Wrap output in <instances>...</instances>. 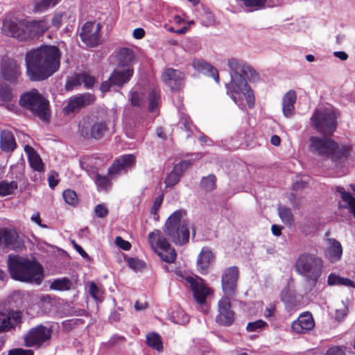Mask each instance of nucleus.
Masks as SVG:
<instances>
[{
	"label": "nucleus",
	"instance_id": "1",
	"mask_svg": "<svg viewBox=\"0 0 355 355\" xmlns=\"http://www.w3.org/2000/svg\"><path fill=\"white\" fill-rule=\"evenodd\" d=\"M231 80L226 85L227 94L240 107L243 108V100L245 98L249 107H252L254 96L249 82H255L259 74L243 60L232 58L227 60Z\"/></svg>",
	"mask_w": 355,
	"mask_h": 355
},
{
	"label": "nucleus",
	"instance_id": "2",
	"mask_svg": "<svg viewBox=\"0 0 355 355\" xmlns=\"http://www.w3.org/2000/svg\"><path fill=\"white\" fill-rule=\"evenodd\" d=\"M61 52L52 45H43L27 52L25 58L26 74L33 81L47 79L60 68Z\"/></svg>",
	"mask_w": 355,
	"mask_h": 355
},
{
	"label": "nucleus",
	"instance_id": "3",
	"mask_svg": "<svg viewBox=\"0 0 355 355\" xmlns=\"http://www.w3.org/2000/svg\"><path fill=\"white\" fill-rule=\"evenodd\" d=\"M8 266L12 279L40 285L44 277L42 266L35 259L10 254Z\"/></svg>",
	"mask_w": 355,
	"mask_h": 355
},
{
	"label": "nucleus",
	"instance_id": "4",
	"mask_svg": "<svg viewBox=\"0 0 355 355\" xmlns=\"http://www.w3.org/2000/svg\"><path fill=\"white\" fill-rule=\"evenodd\" d=\"M309 150L324 160H331L334 166H338L350 153L349 146H340L330 138L318 136L309 138Z\"/></svg>",
	"mask_w": 355,
	"mask_h": 355
},
{
	"label": "nucleus",
	"instance_id": "5",
	"mask_svg": "<svg viewBox=\"0 0 355 355\" xmlns=\"http://www.w3.org/2000/svg\"><path fill=\"white\" fill-rule=\"evenodd\" d=\"M322 268V259L308 253L301 254L295 263L296 271L303 277L310 288L315 286L321 275Z\"/></svg>",
	"mask_w": 355,
	"mask_h": 355
},
{
	"label": "nucleus",
	"instance_id": "6",
	"mask_svg": "<svg viewBox=\"0 0 355 355\" xmlns=\"http://www.w3.org/2000/svg\"><path fill=\"white\" fill-rule=\"evenodd\" d=\"M189 223L182 209L174 211L165 223L164 232L178 245L187 243L189 239Z\"/></svg>",
	"mask_w": 355,
	"mask_h": 355
},
{
	"label": "nucleus",
	"instance_id": "7",
	"mask_svg": "<svg viewBox=\"0 0 355 355\" xmlns=\"http://www.w3.org/2000/svg\"><path fill=\"white\" fill-rule=\"evenodd\" d=\"M19 105L30 110L41 120L48 121L50 117L49 103L37 89H31L21 96Z\"/></svg>",
	"mask_w": 355,
	"mask_h": 355
},
{
	"label": "nucleus",
	"instance_id": "8",
	"mask_svg": "<svg viewBox=\"0 0 355 355\" xmlns=\"http://www.w3.org/2000/svg\"><path fill=\"white\" fill-rule=\"evenodd\" d=\"M336 110L332 107L327 106L317 108L311 121L318 132L324 135H331L336 128Z\"/></svg>",
	"mask_w": 355,
	"mask_h": 355
},
{
	"label": "nucleus",
	"instance_id": "9",
	"mask_svg": "<svg viewBox=\"0 0 355 355\" xmlns=\"http://www.w3.org/2000/svg\"><path fill=\"white\" fill-rule=\"evenodd\" d=\"M148 243L155 252L166 263H173L176 259V252L171 246L162 232L159 230H155L148 236Z\"/></svg>",
	"mask_w": 355,
	"mask_h": 355
},
{
	"label": "nucleus",
	"instance_id": "10",
	"mask_svg": "<svg viewBox=\"0 0 355 355\" xmlns=\"http://www.w3.org/2000/svg\"><path fill=\"white\" fill-rule=\"evenodd\" d=\"M182 278L185 281L187 286L192 291L196 302L200 304H205L207 297L212 294L213 290L208 287L204 280L199 277L187 275Z\"/></svg>",
	"mask_w": 355,
	"mask_h": 355
},
{
	"label": "nucleus",
	"instance_id": "11",
	"mask_svg": "<svg viewBox=\"0 0 355 355\" xmlns=\"http://www.w3.org/2000/svg\"><path fill=\"white\" fill-rule=\"evenodd\" d=\"M133 73L134 69L132 67L123 69L121 68L116 69L114 70L110 78L102 83L101 86V91L103 92H107L112 86L121 87L130 80Z\"/></svg>",
	"mask_w": 355,
	"mask_h": 355
},
{
	"label": "nucleus",
	"instance_id": "12",
	"mask_svg": "<svg viewBox=\"0 0 355 355\" xmlns=\"http://www.w3.org/2000/svg\"><path fill=\"white\" fill-rule=\"evenodd\" d=\"M51 337V330L43 325L32 328L24 336L27 347H39Z\"/></svg>",
	"mask_w": 355,
	"mask_h": 355
},
{
	"label": "nucleus",
	"instance_id": "13",
	"mask_svg": "<svg viewBox=\"0 0 355 355\" xmlns=\"http://www.w3.org/2000/svg\"><path fill=\"white\" fill-rule=\"evenodd\" d=\"M101 25L95 22L87 21L82 27L80 37L88 46H95L100 42Z\"/></svg>",
	"mask_w": 355,
	"mask_h": 355
},
{
	"label": "nucleus",
	"instance_id": "14",
	"mask_svg": "<svg viewBox=\"0 0 355 355\" xmlns=\"http://www.w3.org/2000/svg\"><path fill=\"white\" fill-rule=\"evenodd\" d=\"M234 312L231 308L229 297H222L218 302V313L216 322L223 326H230L234 321Z\"/></svg>",
	"mask_w": 355,
	"mask_h": 355
},
{
	"label": "nucleus",
	"instance_id": "15",
	"mask_svg": "<svg viewBox=\"0 0 355 355\" xmlns=\"http://www.w3.org/2000/svg\"><path fill=\"white\" fill-rule=\"evenodd\" d=\"M239 270L235 266L226 269L221 277L222 289L225 296L232 297L236 293Z\"/></svg>",
	"mask_w": 355,
	"mask_h": 355
},
{
	"label": "nucleus",
	"instance_id": "16",
	"mask_svg": "<svg viewBox=\"0 0 355 355\" xmlns=\"http://www.w3.org/2000/svg\"><path fill=\"white\" fill-rule=\"evenodd\" d=\"M95 96L89 93H85L71 97L67 105L63 108L64 114L78 112L81 108L92 104L95 101Z\"/></svg>",
	"mask_w": 355,
	"mask_h": 355
},
{
	"label": "nucleus",
	"instance_id": "17",
	"mask_svg": "<svg viewBox=\"0 0 355 355\" xmlns=\"http://www.w3.org/2000/svg\"><path fill=\"white\" fill-rule=\"evenodd\" d=\"M26 21H12L5 19L3 21L1 30L3 34L17 38L20 40H26Z\"/></svg>",
	"mask_w": 355,
	"mask_h": 355
},
{
	"label": "nucleus",
	"instance_id": "18",
	"mask_svg": "<svg viewBox=\"0 0 355 355\" xmlns=\"http://www.w3.org/2000/svg\"><path fill=\"white\" fill-rule=\"evenodd\" d=\"M314 327L315 321L312 315L309 312H304L292 322L291 331L296 334H305L311 331Z\"/></svg>",
	"mask_w": 355,
	"mask_h": 355
},
{
	"label": "nucleus",
	"instance_id": "19",
	"mask_svg": "<svg viewBox=\"0 0 355 355\" xmlns=\"http://www.w3.org/2000/svg\"><path fill=\"white\" fill-rule=\"evenodd\" d=\"M136 163V158L132 154L125 155L117 159L109 168L110 175L126 173L133 168Z\"/></svg>",
	"mask_w": 355,
	"mask_h": 355
},
{
	"label": "nucleus",
	"instance_id": "20",
	"mask_svg": "<svg viewBox=\"0 0 355 355\" xmlns=\"http://www.w3.org/2000/svg\"><path fill=\"white\" fill-rule=\"evenodd\" d=\"M1 245L12 250H18L21 249L23 245L15 230L2 228L0 229V246Z\"/></svg>",
	"mask_w": 355,
	"mask_h": 355
},
{
	"label": "nucleus",
	"instance_id": "21",
	"mask_svg": "<svg viewBox=\"0 0 355 355\" xmlns=\"http://www.w3.org/2000/svg\"><path fill=\"white\" fill-rule=\"evenodd\" d=\"M47 19L26 21V39L28 37H37L43 35L49 28Z\"/></svg>",
	"mask_w": 355,
	"mask_h": 355
},
{
	"label": "nucleus",
	"instance_id": "22",
	"mask_svg": "<svg viewBox=\"0 0 355 355\" xmlns=\"http://www.w3.org/2000/svg\"><path fill=\"white\" fill-rule=\"evenodd\" d=\"M184 77L182 72L168 68L162 73V80L171 89H177L181 87Z\"/></svg>",
	"mask_w": 355,
	"mask_h": 355
},
{
	"label": "nucleus",
	"instance_id": "23",
	"mask_svg": "<svg viewBox=\"0 0 355 355\" xmlns=\"http://www.w3.org/2000/svg\"><path fill=\"white\" fill-rule=\"evenodd\" d=\"M92 159H87L80 162L83 168H85L89 175L94 180L98 191H107L111 186L110 180L107 176L100 175L95 171H89L87 168L88 162H92Z\"/></svg>",
	"mask_w": 355,
	"mask_h": 355
},
{
	"label": "nucleus",
	"instance_id": "24",
	"mask_svg": "<svg viewBox=\"0 0 355 355\" xmlns=\"http://www.w3.org/2000/svg\"><path fill=\"white\" fill-rule=\"evenodd\" d=\"M327 247L325 250V256L331 263L338 261L342 257L343 248L339 241L334 239H326Z\"/></svg>",
	"mask_w": 355,
	"mask_h": 355
},
{
	"label": "nucleus",
	"instance_id": "25",
	"mask_svg": "<svg viewBox=\"0 0 355 355\" xmlns=\"http://www.w3.org/2000/svg\"><path fill=\"white\" fill-rule=\"evenodd\" d=\"M21 313L12 312L8 315L0 313V331H8L21 322Z\"/></svg>",
	"mask_w": 355,
	"mask_h": 355
},
{
	"label": "nucleus",
	"instance_id": "26",
	"mask_svg": "<svg viewBox=\"0 0 355 355\" xmlns=\"http://www.w3.org/2000/svg\"><path fill=\"white\" fill-rule=\"evenodd\" d=\"M15 94L13 90L6 84L0 83V101L1 105L8 110L15 111Z\"/></svg>",
	"mask_w": 355,
	"mask_h": 355
},
{
	"label": "nucleus",
	"instance_id": "27",
	"mask_svg": "<svg viewBox=\"0 0 355 355\" xmlns=\"http://www.w3.org/2000/svg\"><path fill=\"white\" fill-rule=\"evenodd\" d=\"M94 83V77L86 73H83L71 77L66 83V88L67 90H72L74 87L81 85L82 84H84L86 87L89 88L92 87Z\"/></svg>",
	"mask_w": 355,
	"mask_h": 355
},
{
	"label": "nucleus",
	"instance_id": "28",
	"mask_svg": "<svg viewBox=\"0 0 355 355\" xmlns=\"http://www.w3.org/2000/svg\"><path fill=\"white\" fill-rule=\"evenodd\" d=\"M190 164L191 163L186 160L176 164L165 180L166 186L172 187L175 185L179 182L184 171L188 168Z\"/></svg>",
	"mask_w": 355,
	"mask_h": 355
},
{
	"label": "nucleus",
	"instance_id": "29",
	"mask_svg": "<svg viewBox=\"0 0 355 355\" xmlns=\"http://www.w3.org/2000/svg\"><path fill=\"white\" fill-rule=\"evenodd\" d=\"M107 130V126L105 121H100L94 122L89 130L85 128L80 129L84 137H92L94 139H101Z\"/></svg>",
	"mask_w": 355,
	"mask_h": 355
},
{
	"label": "nucleus",
	"instance_id": "30",
	"mask_svg": "<svg viewBox=\"0 0 355 355\" xmlns=\"http://www.w3.org/2000/svg\"><path fill=\"white\" fill-rule=\"evenodd\" d=\"M214 261V255L212 251L207 247L202 248L197 259V266L200 272L205 273Z\"/></svg>",
	"mask_w": 355,
	"mask_h": 355
},
{
	"label": "nucleus",
	"instance_id": "31",
	"mask_svg": "<svg viewBox=\"0 0 355 355\" xmlns=\"http://www.w3.org/2000/svg\"><path fill=\"white\" fill-rule=\"evenodd\" d=\"M135 60V55L132 49L129 48H121L116 54V61L119 68L132 67Z\"/></svg>",
	"mask_w": 355,
	"mask_h": 355
},
{
	"label": "nucleus",
	"instance_id": "32",
	"mask_svg": "<svg viewBox=\"0 0 355 355\" xmlns=\"http://www.w3.org/2000/svg\"><path fill=\"white\" fill-rule=\"evenodd\" d=\"M297 99L296 92L288 91L282 98V112L285 117L290 118L295 113V104Z\"/></svg>",
	"mask_w": 355,
	"mask_h": 355
},
{
	"label": "nucleus",
	"instance_id": "33",
	"mask_svg": "<svg viewBox=\"0 0 355 355\" xmlns=\"http://www.w3.org/2000/svg\"><path fill=\"white\" fill-rule=\"evenodd\" d=\"M1 74L5 80L15 83L21 75L19 67L15 62H8L3 67Z\"/></svg>",
	"mask_w": 355,
	"mask_h": 355
},
{
	"label": "nucleus",
	"instance_id": "34",
	"mask_svg": "<svg viewBox=\"0 0 355 355\" xmlns=\"http://www.w3.org/2000/svg\"><path fill=\"white\" fill-rule=\"evenodd\" d=\"M193 67L198 71L212 76L216 83L219 82L218 71L208 62L202 60H195L193 62Z\"/></svg>",
	"mask_w": 355,
	"mask_h": 355
},
{
	"label": "nucleus",
	"instance_id": "35",
	"mask_svg": "<svg viewBox=\"0 0 355 355\" xmlns=\"http://www.w3.org/2000/svg\"><path fill=\"white\" fill-rule=\"evenodd\" d=\"M24 151L28 156L31 167L38 172L42 171L44 170V164L42 159L35 150L31 146L26 145L24 147Z\"/></svg>",
	"mask_w": 355,
	"mask_h": 355
},
{
	"label": "nucleus",
	"instance_id": "36",
	"mask_svg": "<svg viewBox=\"0 0 355 355\" xmlns=\"http://www.w3.org/2000/svg\"><path fill=\"white\" fill-rule=\"evenodd\" d=\"M0 146L3 151L12 152L17 146L15 139L12 134L8 130H3L1 132Z\"/></svg>",
	"mask_w": 355,
	"mask_h": 355
},
{
	"label": "nucleus",
	"instance_id": "37",
	"mask_svg": "<svg viewBox=\"0 0 355 355\" xmlns=\"http://www.w3.org/2000/svg\"><path fill=\"white\" fill-rule=\"evenodd\" d=\"M335 191L343 201L345 202L346 207L355 218V197L350 192L346 191L343 187L340 186L336 187Z\"/></svg>",
	"mask_w": 355,
	"mask_h": 355
},
{
	"label": "nucleus",
	"instance_id": "38",
	"mask_svg": "<svg viewBox=\"0 0 355 355\" xmlns=\"http://www.w3.org/2000/svg\"><path fill=\"white\" fill-rule=\"evenodd\" d=\"M146 344L158 352H162L164 350L163 343L160 336L155 332L149 333L146 335Z\"/></svg>",
	"mask_w": 355,
	"mask_h": 355
},
{
	"label": "nucleus",
	"instance_id": "39",
	"mask_svg": "<svg viewBox=\"0 0 355 355\" xmlns=\"http://www.w3.org/2000/svg\"><path fill=\"white\" fill-rule=\"evenodd\" d=\"M62 0H35L34 2L33 11L35 12H44L50 8L58 4Z\"/></svg>",
	"mask_w": 355,
	"mask_h": 355
},
{
	"label": "nucleus",
	"instance_id": "40",
	"mask_svg": "<svg viewBox=\"0 0 355 355\" xmlns=\"http://www.w3.org/2000/svg\"><path fill=\"white\" fill-rule=\"evenodd\" d=\"M327 283L330 286L342 285L348 287H354V283L348 278L341 277L336 274L331 273L327 279Z\"/></svg>",
	"mask_w": 355,
	"mask_h": 355
},
{
	"label": "nucleus",
	"instance_id": "41",
	"mask_svg": "<svg viewBox=\"0 0 355 355\" xmlns=\"http://www.w3.org/2000/svg\"><path fill=\"white\" fill-rule=\"evenodd\" d=\"M17 183L15 181L8 182L6 180L0 181V196H6L14 193L17 189Z\"/></svg>",
	"mask_w": 355,
	"mask_h": 355
},
{
	"label": "nucleus",
	"instance_id": "42",
	"mask_svg": "<svg viewBox=\"0 0 355 355\" xmlns=\"http://www.w3.org/2000/svg\"><path fill=\"white\" fill-rule=\"evenodd\" d=\"M71 285V282L69 279L64 277L53 280L51 283L50 288L51 290L64 291L69 290Z\"/></svg>",
	"mask_w": 355,
	"mask_h": 355
},
{
	"label": "nucleus",
	"instance_id": "43",
	"mask_svg": "<svg viewBox=\"0 0 355 355\" xmlns=\"http://www.w3.org/2000/svg\"><path fill=\"white\" fill-rule=\"evenodd\" d=\"M171 320L174 323L185 324L189 321V317L182 309H177L171 314Z\"/></svg>",
	"mask_w": 355,
	"mask_h": 355
},
{
	"label": "nucleus",
	"instance_id": "44",
	"mask_svg": "<svg viewBox=\"0 0 355 355\" xmlns=\"http://www.w3.org/2000/svg\"><path fill=\"white\" fill-rule=\"evenodd\" d=\"M278 215L282 221L286 224H291L293 220V216L290 208L279 206L278 208Z\"/></svg>",
	"mask_w": 355,
	"mask_h": 355
},
{
	"label": "nucleus",
	"instance_id": "45",
	"mask_svg": "<svg viewBox=\"0 0 355 355\" xmlns=\"http://www.w3.org/2000/svg\"><path fill=\"white\" fill-rule=\"evenodd\" d=\"M88 293L96 302L103 300V291L94 282H90L88 287Z\"/></svg>",
	"mask_w": 355,
	"mask_h": 355
},
{
	"label": "nucleus",
	"instance_id": "46",
	"mask_svg": "<svg viewBox=\"0 0 355 355\" xmlns=\"http://www.w3.org/2000/svg\"><path fill=\"white\" fill-rule=\"evenodd\" d=\"M201 187L205 191L209 192L216 188V177L213 175H209L205 177L201 180Z\"/></svg>",
	"mask_w": 355,
	"mask_h": 355
},
{
	"label": "nucleus",
	"instance_id": "47",
	"mask_svg": "<svg viewBox=\"0 0 355 355\" xmlns=\"http://www.w3.org/2000/svg\"><path fill=\"white\" fill-rule=\"evenodd\" d=\"M65 202L71 206H76L78 202L76 193L71 189H66L62 193Z\"/></svg>",
	"mask_w": 355,
	"mask_h": 355
},
{
	"label": "nucleus",
	"instance_id": "48",
	"mask_svg": "<svg viewBox=\"0 0 355 355\" xmlns=\"http://www.w3.org/2000/svg\"><path fill=\"white\" fill-rule=\"evenodd\" d=\"M159 94L156 90H153L149 94V110L155 112L159 103Z\"/></svg>",
	"mask_w": 355,
	"mask_h": 355
},
{
	"label": "nucleus",
	"instance_id": "49",
	"mask_svg": "<svg viewBox=\"0 0 355 355\" xmlns=\"http://www.w3.org/2000/svg\"><path fill=\"white\" fill-rule=\"evenodd\" d=\"M268 326V324L262 320H258L254 322H249L246 326V330L248 332L259 331Z\"/></svg>",
	"mask_w": 355,
	"mask_h": 355
},
{
	"label": "nucleus",
	"instance_id": "50",
	"mask_svg": "<svg viewBox=\"0 0 355 355\" xmlns=\"http://www.w3.org/2000/svg\"><path fill=\"white\" fill-rule=\"evenodd\" d=\"M143 94L135 91L130 92V101L133 106H141L143 103Z\"/></svg>",
	"mask_w": 355,
	"mask_h": 355
},
{
	"label": "nucleus",
	"instance_id": "51",
	"mask_svg": "<svg viewBox=\"0 0 355 355\" xmlns=\"http://www.w3.org/2000/svg\"><path fill=\"white\" fill-rule=\"evenodd\" d=\"M180 123L184 126L185 130L188 132H192L193 130L196 129V127H194L191 122L189 117L184 114H182L181 119H180Z\"/></svg>",
	"mask_w": 355,
	"mask_h": 355
},
{
	"label": "nucleus",
	"instance_id": "52",
	"mask_svg": "<svg viewBox=\"0 0 355 355\" xmlns=\"http://www.w3.org/2000/svg\"><path fill=\"white\" fill-rule=\"evenodd\" d=\"M164 195L160 194L153 200V203L152 207L150 209V213L154 216L157 215V211L159 209L162 201H163Z\"/></svg>",
	"mask_w": 355,
	"mask_h": 355
},
{
	"label": "nucleus",
	"instance_id": "53",
	"mask_svg": "<svg viewBox=\"0 0 355 355\" xmlns=\"http://www.w3.org/2000/svg\"><path fill=\"white\" fill-rule=\"evenodd\" d=\"M95 215L98 218H103L108 214L107 207L103 204H98L94 208Z\"/></svg>",
	"mask_w": 355,
	"mask_h": 355
},
{
	"label": "nucleus",
	"instance_id": "54",
	"mask_svg": "<svg viewBox=\"0 0 355 355\" xmlns=\"http://www.w3.org/2000/svg\"><path fill=\"white\" fill-rule=\"evenodd\" d=\"M128 264L133 270H139L144 266L142 261L135 258H129L128 259Z\"/></svg>",
	"mask_w": 355,
	"mask_h": 355
},
{
	"label": "nucleus",
	"instance_id": "55",
	"mask_svg": "<svg viewBox=\"0 0 355 355\" xmlns=\"http://www.w3.org/2000/svg\"><path fill=\"white\" fill-rule=\"evenodd\" d=\"M115 244L124 250H129L131 248V244L128 241H125L121 236H117L116 238Z\"/></svg>",
	"mask_w": 355,
	"mask_h": 355
},
{
	"label": "nucleus",
	"instance_id": "56",
	"mask_svg": "<svg viewBox=\"0 0 355 355\" xmlns=\"http://www.w3.org/2000/svg\"><path fill=\"white\" fill-rule=\"evenodd\" d=\"M63 14L62 12H56L52 19V25L58 28L62 25Z\"/></svg>",
	"mask_w": 355,
	"mask_h": 355
},
{
	"label": "nucleus",
	"instance_id": "57",
	"mask_svg": "<svg viewBox=\"0 0 355 355\" xmlns=\"http://www.w3.org/2000/svg\"><path fill=\"white\" fill-rule=\"evenodd\" d=\"M8 355H33V352L31 349H15L10 350Z\"/></svg>",
	"mask_w": 355,
	"mask_h": 355
},
{
	"label": "nucleus",
	"instance_id": "58",
	"mask_svg": "<svg viewBox=\"0 0 355 355\" xmlns=\"http://www.w3.org/2000/svg\"><path fill=\"white\" fill-rule=\"evenodd\" d=\"M327 354V355H345V352L342 347L335 346L329 348Z\"/></svg>",
	"mask_w": 355,
	"mask_h": 355
},
{
	"label": "nucleus",
	"instance_id": "59",
	"mask_svg": "<svg viewBox=\"0 0 355 355\" xmlns=\"http://www.w3.org/2000/svg\"><path fill=\"white\" fill-rule=\"evenodd\" d=\"M348 309L345 306H343L341 309H337L335 315V318L337 320H341L347 315Z\"/></svg>",
	"mask_w": 355,
	"mask_h": 355
},
{
	"label": "nucleus",
	"instance_id": "60",
	"mask_svg": "<svg viewBox=\"0 0 355 355\" xmlns=\"http://www.w3.org/2000/svg\"><path fill=\"white\" fill-rule=\"evenodd\" d=\"M145 35V31L143 28H137L133 31V36L136 39H141Z\"/></svg>",
	"mask_w": 355,
	"mask_h": 355
},
{
	"label": "nucleus",
	"instance_id": "61",
	"mask_svg": "<svg viewBox=\"0 0 355 355\" xmlns=\"http://www.w3.org/2000/svg\"><path fill=\"white\" fill-rule=\"evenodd\" d=\"M283 227L280 225H273L271 227V231L275 236H279L281 235Z\"/></svg>",
	"mask_w": 355,
	"mask_h": 355
},
{
	"label": "nucleus",
	"instance_id": "62",
	"mask_svg": "<svg viewBox=\"0 0 355 355\" xmlns=\"http://www.w3.org/2000/svg\"><path fill=\"white\" fill-rule=\"evenodd\" d=\"M334 55L341 60H346L348 58V55L344 51H335Z\"/></svg>",
	"mask_w": 355,
	"mask_h": 355
},
{
	"label": "nucleus",
	"instance_id": "63",
	"mask_svg": "<svg viewBox=\"0 0 355 355\" xmlns=\"http://www.w3.org/2000/svg\"><path fill=\"white\" fill-rule=\"evenodd\" d=\"M73 245L77 252L83 257V258H87L88 254L87 252L78 245H77L75 242H73Z\"/></svg>",
	"mask_w": 355,
	"mask_h": 355
},
{
	"label": "nucleus",
	"instance_id": "64",
	"mask_svg": "<svg viewBox=\"0 0 355 355\" xmlns=\"http://www.w3.org/2000/svg\"><path fill=\"white\" fill-rule=\"evenodd\" d=\"M49 187L51 188H54L58 184V180L55 178L54 175H50L48 178Z\"/></svg>",
	"mask_w": 355,
	"mask_h": 355
}]
</instances>
